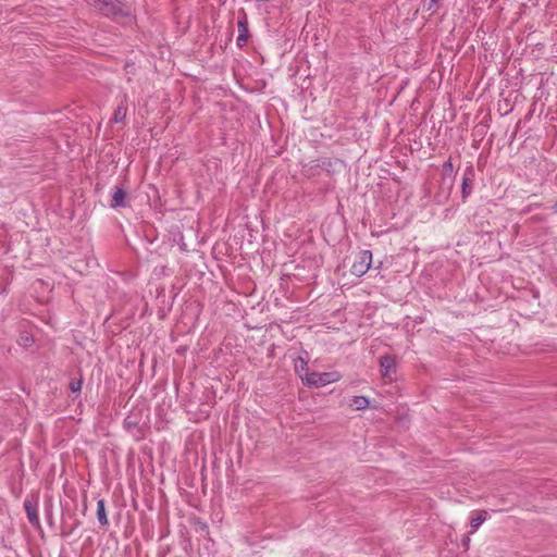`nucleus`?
<instances>
[{
  "instance_id": "1",
  "label": "nucleus",
  "mask_w": 557,
  "mask_h": 557,
  "mask_svg": "<svg viewBox=\"0 0 557 557\" xmlns=\"http://www.w3.org/2000/svg\"><path fill=\"white\" fill-rule=\"evenodd\" d=\"M87 2L103 16L116 21H133L131 7L121 0H87Z\"/></svg>"
},
{
  "instance_id": "2",
  "label": "nucleus",
  "mask_w": 557,
  "mask_h": 557,
  "mask_svg": "<svg viewBox=\"0 0 557 557\" xmlns=\"http://www.w3.org/2000/svg\"><path fill=\"white\" fill-rule=\"evenodd\" d=\"M302 380L309 386L321 387L337 382L339 380V375L336 372H310L307 373Z\"/></svg>"
},
{
  "instance_id": "3",
  "label": "nucleus",
  "mask_w": 557,
  "mask_h": 557,
  "mask_svg": "<svg viewBox=\"0 0 557 557\" xmlns=\"http://www.w3.org/2000/svg\"><path fill=\"white\" fill-rule=\"evenodd\" d=\"M371 263L372 252L370 250H362L356 256L350 267V272L352 275L360 277L368 272V270L371 267Z\"/></svg>"
},
{
  "instance_id": "4",
  "label": "nucleus",
  "mask_w": 557,
  "mask_h": 557,
  "mask_svg": "<svg viewBox=\"0 0 557 557\" xmlns=\"http://www.w3.org/2000/svg\"><path fill=\"white\" fill-rule=\"evenodd\" d=\"M24 509L28 519V522L36 529H40V520L38 516V496L33 495L24 500Z\"/></svg>"
},
{
  "instance_id": "5",
  "label": "nucleus",
  "mask_w": 557,
  "mask_h": 557,
  "mask_svg": "<svg viewBox=\"0 0 557 557\" xmlns=\"http://www.w3.org/2000/svg\"><path fill=\"white\" fill-rule=\"evenodd\" d=\"M396 359L391 355H385L380 358V372L383 377H389L392 372H395Z\"/></svg>"
},
{
  "instance_id": "6",
  "label": "nucleus",
  "mask_w": 557,
  "mask_h": 557,
  "mask_svg": "<svg viewBox=\"0 0 557 557\" xmlns=\"http://www.w3.org/2000/svg\"><path fill=\"white\" fill-rule=\"evenodd\" d=\"M126 191L121 187H115L111 199V208H125L126 203Z\"/></svg>"
},
{
  "instance_id": "7",
  "label": "nucleus",
  "mask_w": 557,
  "mask_h": 557,
  "mask_svg": "<svg viewBox=\"0 0 557 557\" xmlns=\"http://www.w3.org/2000/svg\"><path fill=\"white\" fill-rule=\"evenodd\" d=\"M237 26H238V32H239L238 37H237V45L239 47H242V46L246 45L248 37H249L248 23H247L246 17L238 20Z\"/></svg>"
},
{
  "instance_id": "8",
  "label": "nucleus",
  "mask_w": 557,
  "mask_h": 557,
  "mask_svg": "<svg viewBox=\"0 0 557 557\" xmlns=\"http://www.w3.org/2000/svg\"><path fill=\"white\" fill-rule=\"evenodd\" d=\"M97 518L101 527L109 525V520L106 512V503L102 498L97 502Z\"/></svg>"
},
{
  "instance_id": "9",
  "label": "nucleus",
  "mask_w": 557,
  "mask_h": 557,
  "mask_svg": "<svg viewBox=\"0 0 557 557\" xmlns=\"http://www.w3.org/2000/svg\"><path fill=\"white\" fill-rule=\"evenodd\" d=\"M127 114V107L122 102L116 107L114 110L113 116L111 119V122L113 123H123L126 119Z\"/></svg>"
},
{
  "instance_id": "10",
  "label": "nucleus",
  "mask_w": 557,
  "mask_h": 557,
  "mask_svg": "<svg viewBox=\"0 0 557 557\" xmlns=\"http://www.w3.org/2000/svg\"><path fill=\"white\" fill-rule=\"evenodd\" d=\"M349 405L355 408V410H363L369 406V399L364 396H354L350 399Z\"/></svg>"
},
{
  "instance_id": "11",
  "label": "nucleus",
  "mask_w": 557,
  "mask_h": 557,
  "mask_svg": "<svg viewBox=\"0 0 557 557\" xmlns=\"http://www.w3.org/2000/svg\"><path fill=\"white\" fill-rule=\"evenodd\" d=\"M472 191V178L470 176H465L462 178L461 184V195L462 199L466 200Z\"/></svg>"
},
{
  "instance_id": "12",
  "label": "nucleus",
  "mask_w": 557,
  "mask_h": 557,
  "mask_svg": "<svg viewBox=\"0 0 557 557\" xmlns=\"http://www.w3.org/2000/svg\"><path fill=\"white\" fill-rule=\"evenodd\" d=\"M486 517L487 512L483 510L476 517L470 520L472 532H475L479 529V527L486 520Z\"/></svg>"
},
{
  "instance_id": "13",
  "label": "nucleus",
  "mask_w": 557,
  "mask_h": 557,
  "mask_svg": "<svg viewBox=\"0 0 557 557\" xmlns=\"http://www.w3.org/2000/svg\"><path fill=\"white\" fill-rule=\"evenodd\" d=\"M52 508H53L52 502L51 500L47 502L45 511H46V518L50 524L52 523V520H53Z\"/></svg>"
},
{
  "instance_id": "14",
  "label": "nucleus",
  "mask_w": 557,
  "mask_h": 557,
  "mask_svg": "<svg viewBox=\"0 0 557 557\" xmlns=\"http://www.w3.org/2000/svg\"><path fill=\"white\" fill-rule=\"evenodd\" d=\"M83 381L82 380H73L70 383V389L73 393H78L82 389Z\"/></svg>"
},
{
  "instance_id": "15",
  "label": "nucleus",
  "mask_w": 557,
  "mask_h": 557,
  "mask_svg": "<svg viewBox=\"0 0 557 557\" xmlns=\"http://www.w3.org/2000/svg\"><path fill=\"white\" fill-rule=\"evenodd\" d=\"M443 168L446 172H451L453 171V162L450 159H448L447 161L444 162L443 164Z\"/></svg>"
},
{
  "instance_id": "16",
  "label": "nucleus",
  "mask_w": 557,
  "mask_h": 557,
  "mask_svg": "<svg viewBox=\"0 0 557 557\" xmlns=\"http://www.w3.org/2000/svg\"><path fill=\"white\" fill-rule=\"evenodd\" d=\"M125 425H126L128 429H131V428H135V426H137V422H136V421H133V420L131 419V417H127V418L125 419Z\"/></svg>"
},
{
  "instance_id": "17",
  "label": "nucleus",
  "mask_w": 557,
  "mask_h": 557,
  "mask_svg": "<svg viewBox=\"0 0 557 557\" xmlns=\"http://www.w3.org/2000/svg\"><path fill=\"white\" fill-rule=\"evenodd\" d=\"M540 203H531L528 207H525L524 212H531L534 208H539Z\"/></svg>"
},
{
  "instance_id": "18",
  "label": "nucleus",
  "mask_w": 557,
  "mask_h": 557,
  "mask_svg": "<svg viewBox=\"0 0 557 557\" xmlns=\"http://www.w3.org/2000/svg\"><path fill=\"white\" fill-rule=\"evenodd\" d=\"M438 0H430L429 3H428V7L426 9L430 11L434 8L435 3L437 2Z\"/></svg>"
},
{
  "instance_id": "19",
  "label": "nucleus",
  "mask_w": 557,
  "mask_h": 557,
  "mask_svg": "<svg viewBox=\"0 0 557 557\" xmlns=\"http://www.w3.org/2000/svg\"><path fill=\"white\" fill-rule=\"evenodd\" d=\"M552 210L557 213V201L553 205Z\"/></svg>"
},
{
  "instance_id": "20",
  "label": "nucleus",
  "mask_w": 557,
  "mask_h": 557,
  "mask_svg": "<svg viewBox=\"0 0 557 557\" xmlns=\"http://www.w3.org/2000/svg\"><path fill=\"white\" fill-rule=\"evenodd\" d=\"M532 219L535 220V221H543L544 220L542 216H539V215L533 216Z\"/></svg>"
},
{
  "instance_id": "21",
  "label": "nucleus",
  "mask_w": 557,
  "mask_h": 557,
  "mask_svg": "<svg viewBox=\"0 0 557 557\" xmlns=\"http://www.w3.org/2000/svg\"><path fill=\"white\" fill-rule=\"evenodd\" d=\"M299 360H300L302 366H307V362L302 358H299Z\"/></svg>"
}]
</instances>
